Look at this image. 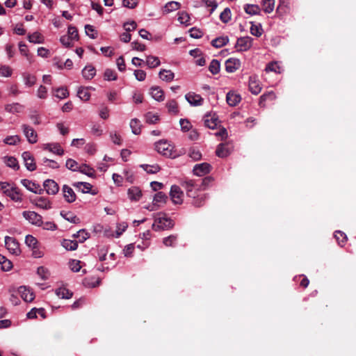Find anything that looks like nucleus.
<instances>
[{
	"instance_id": "f257e3e1",
	"label": "nucleus",
	"mask_w": 356,
	"mask_h": 356,
	"mask_svg": "<svg viewBox=\"0 0 356 356\" xmlns=\"http://www.w3.org/2000/svg\"><path fill=\"white\" fill-rule=\"evenodd\" d=\"M0 191L15 202L20 203L23 200V195L21 191L13 184L0 181Z\"/></svg>"
},
{
	"instance_id": "f03ea898",
	"label": "nucleus",
	"mask_w": 356,
	"mask_h": 356,
	"mask_svg": "<svg viewBox=\"0 0 356 356\" xmlns=\"http://www.w3.org/2000/svg\"><path fill=\"white\" fill-rule=\"evenodd\" d=\"M185 188L186 189L187 195L194 199L193 204L197 207L202 206L207 198L205 194L196 195V191L193 190L194 182L192 180H189L185 182Z\"/></svg>"
},
{
	"instance_id": "7ed1b4c3",
	"label": "nucleus",
	"mask_w": 356,
	"mask_h": 356,
	"mask_svg": "<svg viewBox=\"0 0 356 356\" xmlns=\"http://www.w3.org/2000/svg\"><path fill=\"white\" fill-rule=\"evenodd\" d=\"M173 223L171 219L163 214H158L152 225V229L155 231L165 229L172 227Z\"/></svg>"
},
{
	"instance_id": "20e7f679",
	"label": "nucleus",
	"mask_w": 356,
	"mask_h": 356,
	"mask_svg": "<svg viewBox=\"0 0 356 356\" xmlns=\"http://www.w3.org/2000/svg\"><path fill=\"white\" fill-rule=\"evenodd\" d=\"M173 146L170 144L167 140H161L155 143L156 150L161 154L166 157H175L173 152Z\"/></svg>"
},
{
	"instance_id": "39448f33",
	"label": "nucleus",
	"mask_w": 356,
	"mask_h": 356,
	"mask_svg": "<svg viewBox=\"0 0 356 356\" xmlns=\"http://www.w3.org/2000/svg\"><path fill=\"white\" fill-rule=\"evenodd\" d=\"M22 216L26 220L35 226L42 227L43 225L42 216L35 211H23Z\"/></svg>"
},
{
	"instance_id": "423d86ee",
	"label": "nucleus",
	"mask_w": 356,
	"mask_h": 356,
	"mask_svg": "<svg viewBox=\"0 0 356 356\" xmlns=\"http://www.w3.org/2000/svg\"><path fill=\"white\" fill-rule=\"evenodd\" d=\"M5 245L8 250L13 254L18 255L21 252L18 242L13 237L6 236Z\"/></svg>"
},
{
	"instance_id": "0eeeda50",
	"label": "nucleus",
	"mask_w": 356,
	"mask_h": 356,
	"mask_svg": "<svg viewBox=\"0 0 356 356\" xmlns=\"http://www.w3.org/2000/svg\"><path fill=\"white\" fill-rule=\"evenodd\" d=\"M22 129L29 143L31 144L37 143L38 134L33 127L24 124L22 125Z\"/></svg>"
},
{
	"instance_id": "6e6552de",
	"label": "nucleus",
	"mask_w": 356,
	"mask_h": 356,
	"mask_svg": "<svg viewBox=\"0 0 356 356\" xmlns=\"http://www.w3.org/2000/svg\"><path fill=\"white\" fill-rule=\"evenodd\" d=\"M252 38L249 36L241 37L238 38L236 47L240 51H248L252 46Z\"/></svg>"
},
{
	"instance_id": "1a4fd4ad",
	"label": "nucleus",
	"mask_w": 356,
	"mask_h": 356,
	"mask_svg": "<svg viewBox=\"0 0 356 356\" xmlns=\"http://www.w3.org/2000/svg\"><path fill=\"white\" fill-rule=\"evenodd\" d=\"M249 90L253 95H258L261 91V86L258 76L252 75L249 77L248 80Z\"/></svg>"
},
{
	"instance_id": "9d476101",
	"label": "nucleus",
	"mask_w": 356,
	"mask_h": 356,
	"mask_svg": "<svg viewBox=\"0 0 356 356\" xmlns=\"http://www.w3.org/2000/svg\"><path fill=\"white\" fill-rule=\"evenodd\" d=\"M170 197L175 204H181L183 202L184 193L181 188L176 185H173L171 187Z\"/></svg>"
},
{
	"instance_id": "9b49d317",
	"label": "nucleus",
	"mask_w": 356,
	"mask_h": 356,
	"mask_svg": "<svg viewBox=\"0 0 356 356\" xmlns=\"http://www.w3.org/2000/svg\"><path fill=\"white\" fill-rule=\"evenodd\" d=\"M186 101L193 106H201L203 104L204 99L200 95L195 92H190L185 95Z\"/></svg>"
},
{
	"instance_id": "f8f14e48",
	"label": "nucleus",
	"mask_w": 356,
	"mask_h": 356,
	"mask_svg": "<svg viewBox=\"0 0 356 356\" xmlns=\"http://www.w3.org/2000/svg\"><path fill=\"white\" fill-rule=\"evenodd\" d=\"M211 166L210 164L207 163H202L200 164H196L193 168V173L194 175L202 177L208 174L211 171Z\"/></svg>"
},
{
	"instance_id": "ddd939ff",
	"label": "nucleus",
	"mask_w": 356,
	"mask_h": 356,
	"mask_svg": "<svg viewBox=\"0 0 356 356\" xmlns=\"http://www.w3.org/2000/svg\"><path fill=\"white\" fill-rule=\"evenodd\" d=\"M63 197L68 203L74 202L76 199V195L73 189L67 185H63L62 188Z\"/></svg>"
},
{
	"instance_id": "4468645a",
	"label": "nucleus",
	"mask_w": 356,
	"mask_h": 356,
	"mask_svg": "<svg viewBox=\"0 0 356 356\" xmlns=\"http://www.w3.org/2000/svg\"><path fill=\"white\" fill-rule=\"evenodd\" d=\"M46 192L49 195H56L59 190L58 184L53 179H47L43 184Z\"/></svg>"
},
{
	"instance_id": "2eb2a0df",
	"label": "nucleus",
	"mask_w": 356,
	"mask_h": 356,
	"mask_svg": "<svg viewBox=\"0 0 356 356\" xmlns=\"http://www.w3.org/2000/svg\"><path fill=\"white\" fill-rule=\"evenodd\" d=\"M241 66V61L238 58H230L225 62V70L227 72L233 73Z\"/></svg>"
},
{
	"instance_id": "dca6fc26",
	"label": "nucleus",
	"mask_w": 356,
	"mask_h": 356,
	"mask_svg": "<svg viewBox=\"0 0 356 356\" xmlns=\"http://www.w3.org/2000/svg\"><path fill=\"white\" fill-rule=\"evenodd\" d=\"M22 156L26 169L29 171L35 170L36 168V165L34 162V159L31 154L29 152H23Z\"/></svg>"
},
{
	"instance_id": "f3484780",
	"label": "nucleus",
	"mask_w": 356,
	"mask_h": 356,
	"mask_svg": "<svg viewBox=\"0 0 356 356\" xmlns=\"http://www.w3.org/2000/svg\"><path fill=\"white\" fill-rule=\"evenodd\" d=\"M19 293H20L22 298L25 302H30L33 301L35 298L33 293L26 286H20L19 288Z\"/></svg>"
},
{
	"instance_id": "a211bd4d",
	"label": "nucleus",
	"mask_w": 356,
	"mask_h": 356,
	"mask_svg": "<svg viewBox=\"0 0 356 356\" xmlns=\"http://www.w3.org/2000/svg\"><path fill=\"white\" fill-rule=\"evenodd\" d=\"M43 149L60 156L63 155L64 153V150L60 144L57 143L44 144Z\"/></svg>"
},
{
	"instance_id": "6ab92c4d",
	"label": "nucleus",
	"mask_w": 356,
	"mask_h": 356,
	"mask_svg": "<svg viewBox=\"0 0 356 356\" xmlns=\"http://www.w3.org/2000/svg\"><path fill=\"white\" fill-rule=\"evenodd\" d=\"M241 100L240 95L230 91L227 94L226 101L227 104L231 106H236Z\"/></svg>"
},
{
	"instance_id": "aec40b11",
	"label": "nucleus",
	"mask_w": 356,
	"mask_h": 356,
	"mask_svg": "<svg viewBox=\"0 0 356 356\" xmlns=\"http://www.w3.org/2000/svg\"><path fill=\"white\" fill-rule=\"evenodd\" d=\"M23 109L24 106L17 102L8 104L5 106L6 111L13 114L21 113Z\"/></svg>"
},
{
	"instance_id": "412c9836",
	"label": "nucleus",
	"mask_w": 356,
	"mask_h": 356,
	"mask_svg": "<svg viewBox=\"0 0 356 356\" xmlns=\"http://www.w3.org/2000/svg\"><path fill=\"white\" fill-rule=\"evenodd\" d=\"M150 95L155 100L161 102L164 100L163 91L157 86L152 87L150 89Z\"/></svg>"
},
{
	"instance_id": "4be33fe9",
	"label": "nucleus",
	"mask_w": 356,
	"mask_h": 356,
	"mask_svg": "<svg viewBox=\"0 0 356 356\" xmlns=\"http://www.w3.org/2000/svg\"><path fill=\"white\" fill-rule=\"evenodd\" d=\"M96 74V70L92 65H86L82 70L83 76L87 79H92Z\"/></svg>"
},
{
	"instance_id": "5701e85b",
	"label": "nucleus",
	"mask_w": 356,
	"mask_h": 356,
	"mask_svg": "<svg viewBox=\"0 0 356 356\" xmlns=\"http://www.w3.org/2000/svg\"><path fill=\"white\" fill-rule=\"evenodd\" d=\"M60 214L64 219L72 223L78 224L80 222L79 218L71 211H61Z\"/></svg>"
},
{
	"instance_id": "b1692460",
	"label": "nucleus",
	"mask_w": 356,
	"mask_h": 356,
	"mask_svg": "<svg viewBox=\"0 0 356 356\" xmlns=\"http://www.w3.org/2000/svg\"><path fill=\"white\" fill-rule=\"evenodd\" d=\"M73 186L83 193H90L92 188V185L88 182H75L73 184Z\"/></svg>"
},
{
	"instance_id": "393cba45",
	"label": "nucleus",
	"mask_w": 356,
	"mask_h": 356,
	"mask_svg": "<svg viewBox=\"0 0 356 356\" xmlns=\"http://www.w3.org/2000/svg\"><path fill=\"white\" fill-rule=\"evenodd\" d=\"M55 293L58 298L63 299H70L72 296V293L65 287H60L56 289Z\"/></svg>"
},
{
	"instance_id": "a878e982",
	"label": "nucleus",
	"mask_w": 356,
	"mask_h": 356,
	"mask_svg": "<svg viewBox=\"0 0 356 356\" xmlns=\"http://www.w3.org/2000/svg\"><path fill=\"white\" fill-rule=\"evenodd\" d=\"M62 246L67 250H75L78 248V243L76 241L63 239L61 242Z\"/></svg>"
},
{
	"instance_id": "bb28decb",
	"label": "nucleus",
	"mask_w": 356,
	"mask_h": 356,
	"mask_svg": "<svg viewBox=\"0 0 356 356\" xmlns=\"http://www.w3.org/2000/svg\"><path fill=\"white\" fill-rule=\"evenodd\" d=\"M245 12L250 15H256L260 13V8L255 4H245L244 6Z\"/></svg>"
},
{
	"instance_id": "cd10ccee",
	"label": "nucleus",
	"mask_w": 356,
	"mask_h": 356,
	"mask_svg": "<svg viewBox=\"0 0 356 356\" xmlns=\"http://www.w3.org/2000/svg\"><path fill=\"white\" fill-rule=\"evenodd\" d=\"M228 42L229 38L227 36H220L213 39L211 41V44L216 48H220L227 44Z\"/></svg>"
},
{
	"instance_id": "c85d7f7f",
	"label": "nucleus",
	"mask_w": 356,
	"mask_h": 356,
	"mask_svg": "<svg viewBox=\"0 0 356 356\" xmlns=\"http://www.w3.org/2000/svg\"><path fill=\"white\" fill-rule=\"evenodd\" d=\"M128 195L130 200L137 201L142 194L140 190L137 187H132L128 190Z\"/></svg>"
},
{
	"instance_id": "c756f323",
	"label": "nucleus",
	"mask_w": 356,
	"mask_h": 356,
	"mask_svg": "<svg viewBox=\"0 0 356 356\" xmlns=\"http://www.w3.org/2000/svg\"><path fill=\"white\" fill-rule=\"evenodd\" d=\"M159 77L163 81L170 82L173 80L175 77V74L170 70H161L159 72Z\"/></svg>"
},
{
	"instance_id": "7c9ffc66",
	"label": "nucleus",
	"mask_w": 356,
	"mask_h": 356,
	"mask_svg": "<svg viewBox=\"0 0 356 356\" xmlns=\"http://www.w3.org/2000/svg\"><path fill=\"white\" fill-rule=\"evenodd\" d=\"M36 207L43 209H49L51 207V202L44 197H40L35 200Z\"/></svg>"
},
{
	"instance_id": "2f4dec72",
	"label": "nucleus",
	"mask_w": 356,
	"mask_h": 356,
	"mask_svg": "<svg viewBox=\"0 0 356 356\" xmlns=\"http://www.w3.org/2000/svg\"><path fill=\"white\" fill-rule=\"evenodd\" d=\"M21 182L22 184L29 191L35 193H38V189L39 188V186L38 184L29 179H22Z\"/></svg>"
},
{
	"instance_id": "473e14b6",
	"label": "nucleus",
	"mask_w": 356,
	"mask_h": 356,
	"mask_svg": "<svg viewBox=\"0 0 356 356\" xmlns=\"http://www.w3.org/2000/svg\"><path fill=\"white\" fill-rule=\"evenodd\" d=\"M140 167L149 174H156L161 170V168L158 164H142Z\"/></svg>"
},
{
	"instance_id": "72a5a7b5",
	"label": "nucleus",
	"mask_w": 356,
	"mask_h": 356,
	"mask_svg": "<svg viewBox=\"0 0 356 356\" xmlns=\"http://www.w3.org/2000/svg\"><path fill=\"white\" fill-rule=\"evenodd\" d=\"M13 70L7 65L0 64V76L1 77H10L13 74Z\"/></svg>"
},
{
	"instance_id": "f704fd0d",
	"label": "nucleus",
	"mask_w": 356,
	"mask_h": 356,
	"mask_svg": "<svg viewBox=\"0 0 356 356\" xmlns=\"http://www.w3.org/2000/svg\"><path fill=\"white\" fill-rule=\"evenodd\" d=\"M3 161L8 167H10L14 170L19 169V165L17 159L13 156H5Z\"/></svg>"
},
{
	"instance_id": "c9c22d12",
	"label": "nucleus",
	"mask_w": 356,
	"mask_h": 356,
	"mask_svg": "<svg viewBox=\"0 0 356 356\" xmlns=\"http://www.w3.org/2000/svg\"><path fill=\"white\" fill-rule=\"evenodd\" d=\"M216 153L218 157L224 158L230 154V151L224 144H220L216 149Z\"/></svg>"
},
{
	"instance_id": "e433bc0d",
	"label": "nucleus",
	"mask_w": 356,
	"mask_h": 356,
	"mask_svg": "<svg viewBox=\"0 0 356 356\" xmlns=\"http://www.w3.org/2000/svg\"><path fill=\"white\" fill-rule=\"evenodd\" d=\"M22 77L24 84L28 87L33 86L36 82V77L29 73H24Z\"/></svg>"
},
{
	"instance_id": "4c0bfd02",
	"label": "nucleus",
	"mask_w": 356,
	"mask_h": 356,
	"mask_svg": "<svg viewBox=\"0 0 356 356\" xmlns=\"http://www.w3.org/2000/svg\"><path fill=\"white\" fill-rule=\"evenodd\" d=\"M130 127L132 130L133 134L138 135L141 131V124L140 122L136 119H132L130 122Z\"/></svg>"
},
{
	"instance_id": "58836bf2",
	"label": "nucleus",
	"mask_w": 356,
	"mask_h": 356,
	"mask_svg": "<svg viewBox=\"0 0 356 356\" xmlns=\"http://www.w3.org/2000/svg\"><path fill=\"white\" fill-rule=\"evenodd\" d=\"M191 17L185 11H181L178 13V21L181 24H184L185 26H189L191 24L190 23Z\"/></svg>"
},
{
	"instance_id": "ea45409f",
	"label": "nucleus",
	"mask_w": 356,
	"mask_h": 356,
	"mask_svg": "<svg viewBox=\"0 0 356 356\" xmlns=\"http://www.w3.org/2000/svg\"><path fill=\"white\" fill-rule=\"evenodd\" d=\"M167 196L163 192H158L154 196L153 203L154 205H159L160 204H163L167 200Z\"/></svg>"
},
{
	"instance_id": "a19ab883",
	"label": "nucleus",
	"mask_w": 356,
	"mask_h": 356,
	"mask_svg": "<svg viewBox=\"0 0 356 356\" xmlns=\"http://www.w3.org/2000/svg\"><path fill=\"white\" fill-rule=\"evenodd\" d=\"M180 6L181 5L179 2L170 1L165 4L163 12L165 13H169L170 12L178 10Z\"/></svg>"
},
{
	"instance_id": "79ce46f5",
	"label": "nucleus",
	"mask_w": 356,
	"mask_h": 356,
	"mask_svg": "<svg viewBox=\"0 0 356 356\" xmlns=\"http://www.w3.org/2000/svg\"><path fill=\"white\" fill-rule=\"evenodd\" d=\"M0 265L1 269L4 271H8L13 267L12 262L1 254H0Z\"/></svg>"
},
{
	"instance_id": "37998d69",
	"label": "nucleus",
	"mask_w": 356,
	"mask_h": 356,
	"mask_svg": "<svg viewBox=\"0 0 356 356\" xmlns=\"http://www.w3.org/2000/svg\"><path fill=\"white\" fill-rule=\"evenodd\" d=\"M166 107L169 113L172 114H177L179 112L178 104L174 100H170L166 104Z\"/></svg>"
},
{
	"instance_id": "c03bdc74",
	"label": "nucleus",
	"mask_w": 356,
	"mask_h": 356,
	"mask_svg": "<svg viewBox=\"0 0 356 356\" xmlns=\"http://www.w3.org/2000/svg\"><path fill=\"white\" fill-rule=\"evenodd\" d=\"M79 172L88 175V177H93L95 175V170L86 164H81L79 165Z\"/></svg>"
},
{
	"instance_id": "a18cd8bd",
	"label": "nucleus",
	"mask_w": 356,
	"mask_h": 356,
	"mask_svg": "<svg viewBox=\"0 0 356 356\" xmlns=\"http://www.w3.org/2000/svg\"><path fill=\"white\" fill-rule=\"evenodd\" d=\"M262 6L266 13H270L274 10L275 0H263Z\"/></svg>"
},
{
	"instance_id": "49530a36",
	"label": "nucleus",
	"mask_w": 356,
	"mask_h": 356,
	"mask_svg": "<svg viewBox=\"0 0 356 356\" xmlns=\"http://www.w3.org/2000/svg\"><path fill=\"white\" fill-rule=\"evenodd\" d=\"M335 239L338 241L339 245L343 247L348 240L347 236L341 231H335Z\"/></svg>"
},
{
	"instance_id": "de8ad7c7",
	"label": "nucleus",
	"mask_w": 356,
	"mask_h": 356,
	"mask_svg": "<svg viewBox=\"0 0 356 356\" xmlns=\"http://www.w3.org/2000/svg\"><path fill=\"white\" fill-rule=\"evenodd\" d=\"M88 88L81 87L79 89L77 94L79 97L83 101H88L90 97Z\"/></svg>"
},
{
	"instance_id": "09e8293b",
	"label": "nucleus",
	"mask_w": 356,
	"mask_h": 356,
	"mask_svg": "<svg viewBox=\"0 0 356 356\" xmlns=\"http://www.w3.org/2000/svg\"><path fill=\"white\" fill-rule=\"evenodd\" d=\"M145 118L146 122L149 124H155L159 120V115L153 112L147 113Z\"/></svg>"
},
{
	"instance_id": "8fccbe9b",
	"label": "nucleus",
	"mask_w": 356,
	"mask_h": 356,
	"mask_svg": "<svg viewBox=\"0 0 356 356\" xmlns=\"http://www.w3.org/2000/svg\"><path fill=\"white\" fill-rule=\"evenodd\" d=\"M252 26L250 27V33L252 35L260 37L262 35L263 29L262 26L260 24H255L253 22H251Z\"/></svg>"
},
{
	"instance_id": "3c124183",
	"label": "nucleus",
	"mask_w": 356,
	"mask_h": 356,
	"mask_svg": "<svg viewBox=\"0 0 356 356\" xmlns=\"http://www.w3.org/2000/svg\"><path fill=\"white\" fill-rule=\"evenodd\" d=\"M188 156L193 161H198L201 159L202 154L197 148L191 147L188 151Z\"/></svg>"
},
{
	"instance_id": "603ef678",
	"label": "nucleus",
	"mask_w": 356,
	"mask_h": 356,
	"mask_svg": "<svg viewBox=\"0 0 356 356\" xmlns=\"http://www.w3.org/2000/svg\"><path fill=\"white\" fill-rule=\"evenodd\" d=\"M73 237L78 238L79 242L83 243L90 237V234L85 229H81L76 234H73Z\"/></svg>"
},
{
	"instance_id": "864d4df0",
	"label": "nucleus",
	"mask_w": 356,
	"mask_h": 356,
	"mask_svg": "<svg viewBox=\"0 0 356 356\" xmlns=\"http://www.w3.org/2000/svg\"><path fill=\"white\" fill-rule=\"evenodd\" d=\"M146 63L150 68H154L160 65V60L158 57L149 56L146 58Z\"/></svg>"
},
{
	"instance_id": "5fc2aeb1",
	"label": "nucleus",
	"mask_w": 356,
	"mask_h": 356,
	"mask_svg": "<svg viewBox=\"0 0 356 356\" xmlns=\"http://www.w3.org/2000/svg\"><path fill=\"white\" fill-rule=\"evenodd\" d=\"M28 40L30 42L33 43H42L43 38L42 35L38 32H34L32 34L28 35Z\"/></svg>"
},
{
	"instance_id": "6e6d98bb",
	"label": "nucleus",
	"mask_w": 356,
	"mask_h": 356,
	"mask_svg": "<svg viewBox=\"0 0 356 356\" xmlns=\"http://www.w3.org/2000/svg\"><path fill=\"white\" fill-rule=\"evenodd\" d=\"M266 72H273L275 73H281L282 70L277 62H271L266 67Z\"/></svg>"
},
{
	"instance_id": "4d7b16f0",
	"label": "nucleus",
	"mask_w": 356,
	"mask_h": 356,
	"mask_svg": "<svg viewBox=\"0 0 356 356\" xmlns=\"http://www.w3.org/2000/svg\"><path fill=\"white\" fill-rule=\"evenodd\" d=\"M220 65L218 60L213 59L210 63L209 70L213 74H216L220 72Z\"/></svg>"
},
{
	"instance_id": "13d9d810",
	"label": "nucleus",
	"mask_w": 356,
	"mask_h": 356,
	"mask_svg": "<svg viewBox=\"0 0 356 356\" xmlns=\"http://www.w3.org/2000/svg\"><path fill=\"white\" fill-rule=\"evenodd\" d=\"M104 130L102 126L97 123H93L91 125V133L96 136H101L103 134Z\"/></svg>"
},
{
	"instance_id": "bf43d9fd",
	"label": "nucleus",
	"mask_w": 356,
	"mask_h": 356,
	"mask_svg": "<svg viewBox=\"0 0 356 356\" xmlns=\"http://www.w3.org/2000/svg\"><path fill=\"white\" fill-rule=\"evenodd\" d=\"M20 141V138L17 135L7 136L4 140V143L9 145H15Z\"/></svg>"
},
{
	"instance_id": "052dcab7",
	"label": "nucleus",
	"mask_w": 356,
	"mask_h": 356,
	"mask_svg": "<svg viewBox=\"0 0 356 356\" xmlns=\"http://www.w3.org/2000/svg\"><path fill=\"white\" fill-rule=\"evenodd\" d=\"M25 243L31 249L35 248L38 246V240L32 235H27L25 238Z\"/></svg>"
},
{
	"instance_id": "680f3d73",
	"label": "nucleus",
	"mask_w": 356,
	"mask_h": 356,
	"mask_svg": "<svg viewBox=\"0 0 356 356\" xmlns=\"http://www.w3.org/2000/svg\"><path fill=\"white\" fill-rule=\"evenodd\" d=\"M220 20L224 23H227L231 19V10L229 8H226L220 13Z\"/></svg>"
},
{
	"instance_id": "e2e57ef3",
	"label": "nucleus",
	"mask_w": 356,
	"mask_h": 356,
	"mask_svg": "<svg viewBox=\"0 0 356 356\" xmlns=\"http://www.w3.org/2000/svg\"><path fill=\"white\" fill-rule=\"evenodd\" d=\"M104 77L106 81H114L117 79V74L113 70L106 69L104 72Z\"/></svg>"
},
{
	"instance_id": "0e129e2a",
	"label": "nucleus",
	"mask_w": 356,
	"mask_h": 356,
	"mask_svg": "<svg viewBox=\"0 0 356 356\" xmlns=\"http://www.w3.org/2000/svg\"><path fill=\"white\" fill-rule=\"evenodd\" d=\"M66 168L72 171H78L79 165L78 163L72 159H69L67 160L65 163Z\"/></svg>"
},
{
	"instance_id": "69168bd1",
	"label": "nucleus",
	"mask_w": 356,
	"mask_h": 356,
	"mask_svg": "<svg viewBox=\"0 0 356 356\" xmlns=\"http://www.w3.org/2000/svg\"><path fill=\"white\" fill-rule=\"evenodd\" d=\"M110 138L111 141L118 145H122V138L119 134H118L116 131H111L110 134Z\"/></svg>"
},
{
	"instance_id": "338daca9",
	"label": "nucleus",
	"mask_w": 356,
	"mask_h": 356,
	"mask_svg": "<svg viewBox=\"0 0 356 356\" xmlns=\"http://www.w3.org/2000/svg\"><path fill=\"white\" fill-rule=\"evenodd\" d=\"M177 242V236L170 235L163 240V244L167 247L174 246Z\"/></svg>"
},
{
	"instance_id": "774afa93",
	"label": "nucleus",
	"mask_w": 356,
	"mask_h": 356,
	"mask_svg": "<svg viewBox=\"0 0 356 356\" xmlns=\"http://www.w3.org/2000/svg\"><path fill=\"white\" fill-rule=\"evenodd\" d=\"M69 93L65 88H58L55 90V96L59 99H64L68 96Z\"/></svg>"
}]
</instances>
